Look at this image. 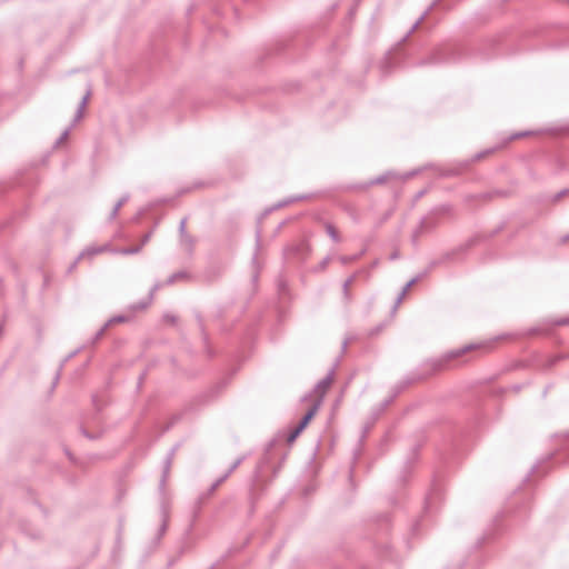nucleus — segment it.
<instances>
[{"label":"nucleus","instance_id":"nucleus-1","mask_svg":"<svg viewBox=\"0 0 569 569\" xmlns=\"http://www.w3.org/2000/svg\"><path fill=\"white\" fill-rule=\"evenodd\" d=\"M460 49L451 44H442L433 49L428 58L418 62V66H441L457 62L460 59Z\"/></svg>","mask_w":569,"mask_h":569},{"label":"nucleus","instance_id":"nucleus-2","mask_svg":"<svg viewBox=\"0 0 569 569\" xmlns=\"http://www.w3.org/2000/svg\"><path fill=\"white\" fill-rule=\"evenodd\" d=\"M418 172H419V170H412V171H408L403 174H400L393 170H388V171L383 172L382 174H380L367 182L353 184L351 188L366 190L369 187L377 186V184H383V183H387L388 181H392V180L406 181V180L415 177Z\"/></svg>","mask_w":569,"mask_h":569},{"label":"nucleus","instance_id":"nucleus-3","mask_svg":"<svg viewBox=\"0 0 569 569\" xmlns=\"http://www.w3.org/2000/svg\"><path fill=\"white\" fill-rule=\"evenodd\" d=\"M480 345H468V346H465L462 348H459V349H455V350H451L449 351L448 353H446L442 358H439V359H432L429 361V365L431 366L432 370H439V369H442L445 367V365L451 360V359H455V358H458L460 357L461 355L466 353L467 351L469 350H472V349H476V348H479Z\"/></svg>","mask_w":569,"mask_h":569},{"label":"nucleus","instance_id":"nucleus-4","mask_svg":"<svg viewBox=\"0 0 569 569\" xmlns=\"http://www.w3.org/2000/svg\"><path fill=\"white\" fill-rule=\"evenodd\" d=\"M437 214L431 211V213L427 217H423L421 218L420 222H419V226L417 227V229L412 232V243L413 244H417L418 242V238L426 233V232H429V231H432L433 229H436L439 224V221L436 217Z\"/></svg>","mask_w":569,"mask_h":569},{"label":"nucleus","instance_id":"nucleus-5","mask_svg":"<svg viewBox=\"0 0 569 569\" xmlns=\"http://www.w3.org/2000/svg\"><path fill=\"white\" fill-rule=\"evenodd\" d=\"M470 246H471V243H467L465 246H460L456 249H452L450 251L442 253L438 259L430 261V268H436L440 264L447 263L449 261H453L455 257L458 253L466 251Z\"/></svg>","mask_w":569,"mask_h":569},{"label":"nucleus","instance_id":"nucleus-6","mask_svg":"<svg viewBox=\"0 0 569 569\" xmlns=\"http://www.w3.org/2000/svg\"><path fill=\"white\" fill-rule=\"evenodd\" d=\"M177 449H178V445H176L173 448H171V450L168 452V455L163 461V470H162L161 479L159 482V491L161 495H164L166 482H167V479H168V476L170 472V468L172 465V460H173Z\"/></svg>","mask_w":569,"mask_h":569},{"label":"nucleus","instance_id":"nucleus-7","mask_svg":"<svg viewBox=\"0 0 569 569\" xmlns=\"http://www.w3.org/2000/svg\"><path fill=\"white\" fill-rule=\"evenodd\" d=\"M335 376V367L327 373L325 378H322L316 386L315 391L320 395V399L318 401L321 402V399L323 395L326 393V390L329 388V386L332 382Z\"/></svg>","mask_w":569,"mask_h":569},{"label":"nucleus","instance_id":"nucleus-8","mask_svg":"<svg viewBox=\"0 0 569 569\" xmlns=\"http://www.w3.org/2000/svg\"><path fill=\"white\" fill-rule=\"evenodd\" d=\"M441 0H433L428 9L419 17V19L411 26L408 32L402 37L400 42L407 41V39L411 36V33L419 27V24L425 20L427 14L440 2Z\"/></svg>","mask_w":569,"mask_h":569},{"label":"nucleus","instance_id":"nucleus-9","mask_svg":"<svg viewBox=\"0 0 569 569\" xmlns=\"http://www.w3.org/2000/svg\"><path fill=\"white\" fill-rule=\"evenodd\" d=\"M441 0H433L428 9L419 17V19L411 26L408 32L402 37L400 42L407 41V39L411 36V33L419 27V24L425 20L427 14L440 2Z\"/></svg>","mask_w":569,"mask_h":569},{"label":"nucleus","instance_id":"nucleus-10","mask_svg":"<svg viewBox=\"0 0 569 569\" xmlns=\"http://www.w3.org/2000/svg\"><path fill=\"white\" fill-rule=\"evenodd\" d=\"M160 509H161L162 522L158 530V537H157L158 540L164 535L167 527H168V518H169V509L164 501L161 502Z\"/></svg>","mask_w":569,"mask_h":569},{"label":"nucleus","instance_id":"nucleus-11","mask_svg":"<svg viewBox=\"0 0 569 569\" xmlns=\"http://www.w3.org/2000/svg\"><path fill=\"white\" fill-rule=\"evenodd\" d=\"M305 199H308L307 194H301V196H298V197H292V198H288L286 200H282V201L278 202L277 204L272 206L271 208L267 209L262 213V217H266L267 214H269L270 212H272L276 209L282 208V207H284L287 204H290V203H292L295 201L305 200Z\"/></svg>","mask_w":569,"mask_h":569},{"label":"nucleus","instance_id":"nucleus-12","mask_svg":"<svg viewBox=\"0 0 569 569\" xmlns=\"http://www.w3.org/2000/svg\"><path fill=\"white\" fill-rule=\"evenodd\" d=\"M319 406H320V401H316L310 408L309 410L305 413V416L301 418V420L299 421V425L303 428H306L309 422L311 421V419L315 417V415L317 413L318 409H319Z\"/></svg>","mask_w":569,"mask_h":569},{"label":"nucleus","instance_id":"nucleus-13","mask_svg":"<svg viewBox=\"0 0 569 569\" xmlns=\"http://www.w3.org/2000/svg\"><path fill=\"white\" fill-rule=\"evenodd\" d=\"M151 305V296H147L136 303H131L128 306V310L131 312H138L147 309Z\"/></svg>","mask_w":569,"mask_h":569},{"label":"nucleus","instance_id":"nucleus-14","mask_svg":"<svg viewBox=\"0 0 569 569\" xmlns=\"http://www.w3.org/2000/svg\"><path fill=\"white\" fill-rule=\"evenodd\" d=\"M221 273L222 269L220 267H210L204 271L203 276L207 281L212 282L218 279Z\"/></svg>","mask_w":569,"mask_h":569},{"label":"nucleus","instance_id":"nucleus-15","mask_svg":"<svg viewBox=\"0 0 569 569\" xmlns=\"http://www.w3.org/2000/svg\"><path fill=\"white\" fill-rule=\"evenodd\" d=\"M392 398L385 399L372 412V421H376L380 415L392 403Z\"/></svg>","mask_w":569,"mask_h":569},{"label":"nucleus","instance_id":"nucleus-16","mask_svg":"<svg viewBox=\"0 0 569 569\" xmlns=\"http://www.w3.org/2000/svg\"><path fill=\"white\" fill-rule=\"evenodd\" d=\"M89 96H90V89L87 91V93L82 97L80 103H79V107H78V110L74 114V119H73V122H77L79 121L81 118H82V114H83V109L86 108L87 106V102H88V99H89Z\"/></svg>","mask_w":569,"mask_h":569},{"label":"nucleus","instance_id":"nucleus-17","mask_svg":"<svg viewBox=\"0 0 569 569\" xmlns=\"http://www.w3.org/2000/svg\"><path fill=\"white\" fill-rule=\"evenodd\" d=\"M412 382V380H403L397 383L392 388V393L389 396V398H392V401L406 389L407 386H409Z\"/></svg>","mask_w":569,"mask_h":569},{"label":"nucleus","instance_id":"nucleus-18","mask_svg":"<svg viewBox=\"0 0 569 569\" xmlns=\"http://www.w3.org/2000/svg\"><path fill=\"white\" fill-rule=\"evenodd\" d=\"M366 253V248H363L361 251H359L358 253L356 254H350V256H340L339 257V261L341 262V264L343 266H347L353 261H357L360 257H362L363 254Z\"/></svg>","mask_w":569,"mask_h":569},{"label":"nucleus","instance_id":"nucleus-19","mask_svg":"<svg viewBox=\"0 0 569 569\" xmlns=\"http://www.w3.org/2000/svg\"><path fill=\"white\" fill-rule=\"evenodd\" d=\"M103 250V247H88L79 253L78 259H82L84 257H92L97 253L102 252Z\"/></svg>","mask_w":569,"mask_h":569},{"label":"nucleus","instance_id":"nucleus-20","mask_svg":"<svg viewBox=\"0 0 569 569\" xmlns=\"http://www.w3.org/2000/svg\"><path fill=\"white\" fill-rule=\"evenodd\" d=\"M188 277H189V274L186 271H177L168 277L166 283L172 284L179 280L187 279Z\"/></svg>","mask_w":569,"mask_h":569},{"label":"nucleus","instance_id":"nucleus-21","mask_svg":"<svg viewBox=\"0 0 569 569\" xmlns=\"http://www.w3.org/2000/svg\"><path fill=\"white\" fill-rule=\"evenodd\" d=\"M179 232L183 241L188 242L190 246H192L193 241L192 239L187 234L186 232V219H182L179 224Z\"/></svg>","mask_w":569,"mask_h":569},{"label":"nucleus","instance_id":"nucleus-22","mask_svg":"<svg viewBox=\"0 0 569 569\" xmlns=\"http://www.w3.org/2000/svg\"><path fill=\"white\" fill-rule=\"evenodd\" d=\"M261 228L258 227L257 230H256V252L252 257V262L256 263L257 262V253L258 251L260 250V246H261Z\"/></svg>","mask_w":569,"mask_h":569},{"label":"nucleus","instance_id":"nucleus-23","mask_svg":"<svg viewBox=\"0 0 569 569\" xmlns=\"http://www.w3.org/2000/svg\"><path fill=\"white\" fill-rule=\"evenodd\" d=\"M326 231L328 233V236L335 241V242H339L340 241V237L336 230V228L331 224V223H327L326 224Z\"/></svg>","mask_w":569,"mask_h":569},{"label":"nucleus","instance_id":"nucleus-24","mask_svg":"<svg viewBox=\"0 0 569 569\" xmlns=\"http://www.w3.org/2000/svg\"><path fill=\"white\" fill-rule=\"evenodd\" d=\"M288 250L293 254H300L305 251L307 252L309 250V248L306 243H299L293 247H290Z\"/></svg>","mask_w":569,"mask_h":569},{"label":"nucleus","instance_id":"nucleus-25","mask_svg":"<svg viewBox=\"0 0 569 569\" xmlns=\"http://www.w3.org/2000/svg\"><path fill=\"white\" fill-rule=\"evenodd\" d=\"M247 458V455H243L241 457H239L231 466L230 468L226 471L228 472L229 475H231Z\"/></svg>","mask_w":569,"mask_h":569},{"label":"nucleus","instance_id":"nucleus-26","mask_svg":"<svg viewBox=\"0 0 569 569\" xmlns=\"http://www.w3.org/2000/svg\"><path fill=\"white\" fill-rule=\"evenodd\" d=\"M355 279V276L348 278L343 284H342V291H343V296L345 298L348 300L349 299V286L352 283Z\"/></svg>","mask_w":569,"mask_h":569},{"label":"nucleus","instance_id":"nucleus-27","mask_svg":"<svg viewBox=\"0 0 569 569\" xmlns=\"http://www.w3.org/2000/svg\"><path fill=\"white\" fill-rule=\"evenodd\" d=\"M569 194V189H562L560 190L559 192H557L556 194L552 196L551 198V201L553 203L558 202L561 198H563L565 196H568Z\"/></svg>","mask_w":569,"mask_h":569},{"label":"nucleus","instance_id":"nucleus-28","mask_svg":"<svg viewBox=\"0 0 569 569\" xmlns=\"http://www.w3.org/2000/svg\"><path fill=\"white\" fill-rule=\"evenodd\" d=\"M129 318L126 317V316H122V315H119V316H114L112 318H110L106 323H108V327L112 323H116V322H124L127 321Z\"/></svg>","mask_w":569,"mask_h":569},{"label":"nucleus","instance_id":"nucleus-29","mask_svg":"<svg viewBox=\"0 0 569 569\" xmlns=\"http://www.w3.org/2000/svg\"><path fill=\"white\" fill-rule=\"evenodd\" d=\"M140 250H141V246H136V247L124 248V249H122L120 252H121L122 254H136V253H138Z\"/></svg>","mask_w":569,"mask_h":569},{"label":"nucleus","instance_id":"nucleus-30","mask_svg":"<svg viewBox=\"0 0 569 569\" xmlns=\"http://www.w3.org/2000/svg\"><path fill=\"white\" fill-rule=\"evenodd\" d=\"M107 328H108V323H104V326L96 332L94 337L92 338V343H96L103 336Z\"/></svg>","mask_w":569,"mask_h":569},{"label":"nucleus","instance_id":"nucleus-31","mask_svg":"<svg viewBox=\"0 0 569 569\" xmlns=\"http://www.w3.org/2000/svg\"><path fill=\"white\" fill-rule=\"evenodd\" d=\"M330 262V257H326L321 260V262L318 264V267L316 268V271H322L325 270L328 264Z\"/></svg>","mask_w":569,"mask_h":569},{"label":"nucleus","instance_id":"nucleus-32","mask_svg":"<svg viewBox=\"0 0 569 569\" xmlns=\"http://www.w3.org/2000/svg\"><path fill=\"white\" fill-rule=\"evenodd\" d=\"M420 280V277H413L411 280H409L406 286L403 287L405 292H408V290L416 284Z\"/></svg>","mask_w":569,"mask_h":569},{"label":"nucleus","instance_id":"nucleus-33","mask_svg":"<svg viewBox=\"0 0 569 569\" xmlns=\"http://www.w3.org/2000/svg\"><path fill=\"white\" fill-rule=\"evenodd\" d=\"M553 325L556 326H568L569 325V317L559 318L553 321Z\"/></svg>","mask_w":569,"mask_h":569},{"label":"nucleus","instance_id":"nucleus-34","mask_svg":"<svg viewBox=\"0 0 569 569\" xmlns=\"http://www.w3.org/2000/svg\"><path fill=\"white\" fill-rule=\"evenodd\" d=\"M299 437V433L293 431V429L288 433L287 436V442L292 443L297 438Z\"/></svg>","mask_w":569,"mask_h":569},{"label":"nucleus","instance_id":"nucleus-35","mask_svg":"<svg viewBox=\"0 0 569 569\" xmlns=\"http://www.w3.org/2000/svg\"><path fill=\"white\" fill-rule=\"evenodd\" d=\"M129 200V194H123L114 204L119 210Z\"/></svg>","mask_w":569,"mask_h":569},{"label":"nucleus","instance_id":"nucleus-36","mask_svg":"<svg viewBox=\"0 0 569 569\" xmlns=\"http://www.w3.org/2000/svg\"><path fill=\"white\" fill-rule=\"evenodd\" d=\"M449 211H450V206H448V204H443V206H441V207H439V208H436V209L433 210V212H435L436 214H438V213H446V212H449Z\"/></svg>","mask_w":569,"mask_h":569},{"label":"nucleus","instance_id":"nucleus-37","mask_svg":"<svg viewBox=\"0 0 569 569\" xmlns=\"http://www.w3.org/2000/svg\"><path fill=\"white\" fill-rule=\"evenodd\" d=\"M69 132H70V128L66 129L61 136L57 139L56 141V144H60L63 140L67 139V137L69 136Z\"/></svg>","mask_w":569,"mask_h":569},{"label":"nucleus","instance_id":"nucleus-38","mask_svg":"<svg viewBox=\"0 0 569 569\" xmlns=\"http://www.w3.org/2000/svg\"><path fill=\"white\" fill-rule=\"evenodd\" d=\"M432 500H433V492L432 493H429L426 498V501H425V509L428 510L431 508V505H432Z\"/></svg>","mask_w":569,"mask_h":569},{"label":"nucleus","instance_id":"nucleus-39","mask_svg":"<svg viewBox=\"0 0 569 569\" xmlns=\"http://www.w3.org/2000/svg\"><path fill=\"white\" fill-rule=\"evenodd\" d=\"M493 151V149H487V150H483L481 152H478L475 154V159L476 160H479V159H482L483 157H486L487 154L491 153Z\"/></svg>","mask_w":569,"mask_h":569},{"label":"nucleus","instance_id":"nucleus-40","mask_svg":"<svg viewBox=\"0 0 569 569\" xmlns=\"http://www.w3.org/2000/svg\"><path fill=\"white\" fill-rule=\"evenodd\" d=\"M531 132L530 131H522V132H517V133H513L512 136H510L508 138V140H513V139H517V138H521V137H526L528 134H530Z\"/></svg>","mask_w":569,"mask_h":569},{"label":"nucleus","instance_id":"nucleus-41","mask_svg":"<svg viewBox=\"0 0 569 569\" xmlns=\"http://www.w3.org/2000/svg\"><path fill=\"white\" fill-rule=\"evenodd\" d=\"M161 283L160 282H156L151 289H150V292L148 293V296H151V301L153 300V295L157 290H159L161 288Z\"/></svg>","mask_w":569,"mask_h":569},{"label":"nucleus","instance_id":"nucleus-42","mask_svg":"<svg viewBox=\"0 0 569 569\" xmlns=\"http://www.w3.org/2000/svg\"><path fill=\"white\" fill-rule=\"evenodd\" d=\"M229 473L228 472H224L220 478H218L216 481H214V485L217 487H219L224 480H227L229 478Z\"/></svg>","mask_w":569,"mask_h":569},{"label":"nucleus","instance_id":"nucleus-43","mask_svg":"<svg viewBox=\"0 0 569 569\" xmlns=\"http://www.w3.org/2000/svg\"><path fill=\"white\" fill-rule=\"evenodd\" d=\"M433 268H430V264L423 270L421 271L420 273H418L416 277H420V280L423 279L425 277H427L430 271L432 270Z\"/></svg>","mask_w":569,"mask_h":569},{"label":"nucleus","instance_id":"nucleus-44","mask_svg":"<svg viewBox=\"0 0 569 569\" xmlns=\"http://www.w3.org/2000/svg\"><path fill=\"white\" fill-rule=\"evenodd\" d=\"M152 236V231H149L147 232L143 237H142V240H141V248L150 240Z\"/></svg>","mask_w":569,"mask_h":569},{"label":"nucleus","instance_id":"nucleus-45","mask_svg":"<svg viewBox=\"0 0 569 569\" xmlns=\"http://www.w3.org/2000/svg\"><path fill=\"white\" fill-rule=\"evenodd\" d=\"M119 213V209L114 206L109 214V220H113L116 219V217L118 216Z\"/></svg>","mask_w":569,"mask_h":569},{"label":"nucleus","instance_id":"nucleus-46","mask_svg":"<svg viewBox=\"0 0 569 569\" xmlns=\"http://www.w3.org/2000/svg\"><path fill=\"white\" fill-rule=\"evenodd\" d=\"M539 465H540V461H538L536 465H533V466L531 467L530 472L526 476V479H525L526 481H527V480H529V477H530V475H531V473H533V472H536V471L538 470Z\"/></svg>","mask_w":569,"mask_h":569},{"label":"nucleus","instance_id":"nucleus-47","mask_svg":"<svg viewBox=\"0 0 569 569\" xmlns=\"http://www.w3.org/2000/svg\"><path fill=\"white\" fill-rule=\"evenodd\" d=\"M263 463H259L254 469V479H258L260 477L261 470H262Z\"/></svg>","mask_w":569,"mask_h":569},{"label":"nucleus","instance_id":"nucleus-48","mask_svg":"<svg viewBox=\"0 0 569 569\" xmlns=\"http://www.w3.org/2000/svg\"><path fill=\"white\" fill-rule=\"evenodd\" d=\"M198 321H199L200 329H201V331H202L203 341H204V343L207 345V342H208V336H207V335L204 333V331H203V326H202V322H201L200 317L198 318Z\"/></svg>","mask_w":569,"mask_h":569},{"label":"nucleus","instance_id":"nucleus-49","mask_svg":"<svg viewBox=\"0 0 569 569\" xmlns=\"http://www.w3.org/2000/svg\"><path fill=\"white\" fill-rule=\"evenodd\" d=\"M565 357H566V356H559V357L551 358V359L549 360L548 367L553 366V365H555L559 359H562V358H565Z\"/></svg>","mask_w":569,"mask_h":569},{"label":"nucleus","instance_id":"nucleus-50","mask_svg":"<svg viewBox=\"0 0 569 569\" xmlns=\"http://www.w3.org/2000/svg\"><path fill=\"white\" fill-rule=\"evenodd\" d=\"M419 526H420V522H419V521H417V522H415V523L412 525V527H411V533H412V535H417Z\"/></svg>","mask_w":569,"mask_h":569},{"label":"nucleus","instance_id":"nucleus-51","mask_svg":"<svg viewBox=\"0 0 569 569\" xmlns=\"http://www.w3.org/2000/svg\"><path fill=\"white\" fill-rule=\"evenodd\" d=\"M80 260H81V259H78V258H77V259H76V260L70 264V267H69V269H68V272H72V271L76 269V267H77V264H78V262H79Z\"/></svg>","mask_w":569,"mask_h":569},{"label":"nucleus","instance_id":"nucleus-52","mask_svg":"<svg viewBox=\"0 0 569 569\" xmlns=\"http://www.w3.org/2000/svg\"><path fill=\"white\" fill-rule=\"evenodd\" d=\"M402 301L400 299H396L395 303H393V307H392V310L391 312L395 313L399 307V305L401 303Z\"/></svg>","mask_w":569,"mask_h":569},{"label":"nucleus","instance_id":"nucleus-53","mask_svg":"<svg viewBox=\"0 0 569 569\" xmlns=\"http://www.w3.org/2000/svg\"><path fill=\"white\" fill-rule=\"evenodd\" d=\"M78 353V350L71 352L66 359L64 361L61 363L60 366V369L62 368V366L64 365L66 361H68L69 359H71L72 357H74Z\"/></svg>","mask_w":569,"mask_h":569},{"label":"nucleus","instance_id":"nucleus-54","mask_svg":"<svg viewBox=\"0 0 569 569\" xmlns=\"http://www.w3.org/2000/svg\"><path fill=\"white\" fill-rule=\"evenodd\" d=\"M306 428L301 427L299 423L293 428V431L297 433H301Z\"/></svg>","mask_w":569,"mask_h":569},{"label":"nucleus","instance_id":"nucleus-55","mask_svg":"<svg viewBox=\"0 0 569 569\" xmlns=\"http://www.w3.org/2000/svg\"><path fill=\"white\" fill-rule=\"evenodd\" d=\"M82 433L84 437L89 438V439H96L94 436H92L91 433H89L87 430L82 429Z\"/></svg>","mask_w":569,"mask_h":569},{"label":"nucleus","instance_id":"nucleus-56","mask_svg":"<svg viewBox=\"0 0 569 569\" xmlns=\"http://www.w3.org/2000/svg\"><path fill=\"white\" fill-rule=\"evenodd\" d=\"M164 319L170 321V322H172V323L176 321V317L174 316H170V315H166Z\"/></svg>","mask_w":569,"mask_h":569},{"label":"nucleus","instance_id":"nucleus-57","mask_svg":"<svg viewBox=\"0 0 569 569\" xmlns=\"http://www.w3.org/2000/svg\"><path fill=\"white\" fill-rule=\"evenodd\" d=\"M347 346H348V339H345L342 345H341V351L345 352L346 349H347Z\"/></svg>","mask_w":569,"mask_h":569},{"label":"nucleus","instance_id":"nucleus-58","mask_svg":"<svg viewBox=\"0 0 569 569\" xmlns=\"http://www.w3.org/2000/svg\"><path fill=\"white\" fill-rule=\"evenodd\" d=\"M407 292H405V290L402 289L401 292L398 295V299H400L401 301L403 300V298L406 297Z\"/></svg>","mask_w":569,"mask_h":569},{"label":"nucleus","instance_id":"nucleus-59","mask_svg":"<svg viewBox=\"0 0 569 569\" xmlns=\"http://www.w3.org/2000/svg\"><path fill=\"white\" fill-rule=\"evenodd\" d=\"M217 488H218V487H217V486L214 485V482H213V483L210 486V488H209V493L214 492V491L217 490Z\"/></svg>","mask_w":569,"mask_h":569},{"label":"nucleus","instance_id":"nucleus-60","mask_svg":"<svg viewBox=\"0 0 569 569\" xmlns=\"http://www.w3.org/2000/svg\"><path fill=\"white\" fill-rule=\"evenodd\" d=\"M379 519H381V520H382L383 522H386V523H388V521H389V518H388V516H387V515H382V516H380V517H379Z\"/></svg>","mask_w":569,"mask_h":569},{"label":"nucleus","instance_id":"nucleus-61","mask_svg":"<svg viewBox=\"0 0 569 569\" xmlns=\"http://www.w3.org/2000/svg\"><path fill=\"white\" fill-rule=\"evenodd\" d=\"M398 257H399V254H398L397 252H395V253H392V254H391L390 259H391V260H395V259H397Z\"/></svg>","mask_w":569,"mask_h":569},{"label":"nucleus","instance_id":"nucleus-62","mask_svg":"<svg viewBox=\"0 0 569 569\" xmlns=\"http://www.w3.org/2000/svg\"><path fill=\"white\" fill-rule=\"evenodd\" d=\"M562 241L563 242L569 241V233L562 237Z\"/></svg>","mask_w":569,"mask_h":569},{"label":"nucleus","instance_id":"nucleus-63","mask_svg":"<svg viewBox=\"0 0 569 569\" xmlns=\"http://www.w3.org/2000/svg\"><path fill=\"white\" fill-rule=\"evenodd\" d=\"M252 280H253V282H257V281H258V273H254V274H253Z\"/></svg>","mask_w":569,"mask_h":569},{"label":"nucleus","instance_id":"nucleus-64","mask_svg":"<svg viewBox=\"0 0 569 569\" xmlns=\"http://www.w3.org/2000/svg\"><path fill=\"white\" fill-rule=\"evenodd\" d=\"M284 222H281L279 226H278V230H280L282 227H283Z\"/></svg>","mask_w":569,"mask_h":569}]
</instances>
